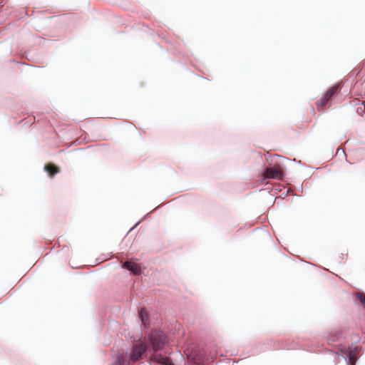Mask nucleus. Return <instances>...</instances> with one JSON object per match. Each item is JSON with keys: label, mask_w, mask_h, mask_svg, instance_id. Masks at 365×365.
Masks as SVG:
<instances>
[{"label": "nucleus", "mask_w": 365, "mask_h": 365, "mask_svg": "<svg viewBox=\"0 0 365 365\" xmlns=\"http://www.w3.org/2000/svg\"><path fill=\"white\" fill-rule=\"evenodd\" d=\"M148 344L145 341H140L133 345L132 351L128 356V353L119 352L113 365H129L145 356V351L148 350Z\"/></svg>", "instance_id": "1"}, {"label": "nucleus", "mask_w": 365, "mask_h": 365, "mask_svg": "<svg viewBox=\"0 0 365 365\" xmlns=\"http://www.w3.org/2000/svg\"><path fill=\"white\" fill-rule=\"evenodd\" d=\"M166 336L160 331H153L149 336V343L153 351L161 350L165 344Z\"/></svg>", "instance_id": "2"}, {"label": "nucleus", "mask_w": 365, "mask_h": 365, "mask_svg": "<svg viewBox=\"0 0 365 365\" xmlns=\"http://www.w3.org/2000/svg\"><path fill=\"white\" fill-rule=\"evenodd\" d=\"M284 172L280 165H275L273 167L267 168L264 173L263 179L282 180Z\"/></svg>", "instance_id": "3"}, {"label": "nucleus", "mask_w": 365, "mask_h": 365, "mask_svg": "<svg viewBox=\"0 0 365 365\" xmlns=\"http://www.w3.org/2000/svg\"><path fill=\"white\" fill-rule=\"evenodd\" d=\"M339 84H336L329 88L324 96L318 101L317 107L321 108H324L327 103L332 98V97L336 95V93L339 92Z\"/></svg>", "instance_id": "4"}, {"label": "nucleus", "mask_w": 365, "mask_h": 365, "mask_svg": "<svg viewBox=\"0 0 365 365\" xmlns=\"http://www.w3.org/2000/svg\"><path fill=\"white\" fill-rule=\"evenodd\" d=\"M123 267L128 269L134 274H139L141 272L140 265L131 261L125 262L123 264Z\"/></svg>", "instance_id": "5"}, {"label": "nucleus", "mask_w": 365, "mask_h": 365, "mask_svg": "<svg viewBox=\"0 0 365 365\" xmlns=\"http://www.w3.org/2000/svg\"><path fill=\"white\" fill-rule=\"evenodd\" d=\"M44 169L51 178L60 173V168L53 163H48L45 165Z\"/></svg>", "instance_id": "6"}, {"label": "nucleus", "mask_w": 365, "mask_h": 365, "mask_svg": "<svg viewBox=\"0 0 365 365\" xmlns=\"http://www.w3.org/2000/svg\"><path fill=\"white\" fill-rule=\"evenodd\" d=\"M151 359L163 365H173L171 361L168 358L163 357L160 355H153Z\"/></svg>", "instance_id": "7"}, {"label": "nucleus", "mask_w": 365, "mask_h": 365, "mask_svg": "<svg viewBox=\"0 0 365 365\" xmlns=\"http://www.w3.org/2000/svg\"><path fill=\"white\" fill-rule=\"evenodd\" d=\"M139 317L142 321V323L145 327L148 326L149 324L148 323V314L145 308L140 309L139 312Z\"/></svg>", "instance_id": "8"}, {"label": "nucleus", "mask_w": 365, "mask_h": 365, "mask_svg": "<svg viewBox=\"0 0 365 365\" xmlns=\"http://www.w3.org/2000/svg\"><path fill=\"white\" fill-rule=\"evenodd\" d=\"M356 352H357V349L356 348L354 350V351H351L350 353H349V361H351V364H354L355 363V356L356 354Z\"/></svg>", "instance_id": "9"}]
</instances>
